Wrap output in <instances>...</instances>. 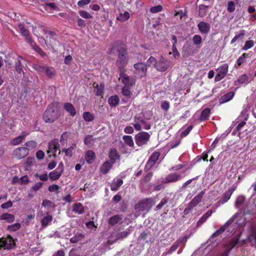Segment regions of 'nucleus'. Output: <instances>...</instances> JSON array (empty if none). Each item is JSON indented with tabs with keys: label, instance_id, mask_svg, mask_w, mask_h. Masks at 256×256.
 <instances>
[{
	"label": "nucleus",
	"instance_id": "nucleus-1",
	"mask_svg": "<svg viewBox=\"0 0 256 256\" xmlns=\"http://www.w3.org/2000/svg\"><path fill=\"white\" fill-rule=\"evenodd\" d=\"M115 52H118V56L116 62V65L120 70H122L128 64V57L127 51L122 46L114 44L109 52V53L114 54Z\"/></svg>",
	"mask_w": 256,
	"mask_h": 256
},
{
	"label": "nucleus",
	"instance_id": "nucleus-2",
	"mask_svg": "<svg viewBox=\"0 0 256 256\" xmlns=\"http://www.w3.org/2000/svg\"><path fill=\"white\" fill-rule=\"evenodd\" d=\"M60 114V108L57 104H50L46 110L43 118L46 122H52L58 118Z\"/></svg>",
	"mask_w": 256,
	"mask_h": 256
},
{
	"label": "nucleus",
	"instance_id": "nucleus-3",
	"mask_svg": "<svg viewBox=\"0 0 256 256\" xmlns=\"http://www.w3.org/2000/svg\"><path fill=\"white\" fill-rule=\"evenodd\" d=\"M15 246V242L11 236L0 238V250H10L14 248Z\"/></svg>",
	"mask_w": 256,
	"mask_h": 256
},
{
	"label": "nucleus",
	"instance_id": "nucleus-4",
	"mask_svg": "<svg viewBox=\"0 0 256 256\" xmlns=\"http://www.w3.org/2000/svg\"><path fill=\"white\" fill-rule=\"evenodd\" d=\"M48 36H46V39L42 38H40L39 40L40 42L44 41L46 44L50 48H52L56 44V34L54 32H48Z\"/></svg>",
	"mask_w": 256,
	"mask_h": 256
},
{
	"label": "nucleus",
	"instance_id": "nucleus-5",
	"mask_svg": "<svg viewBox=\"0 0 256 256\" xmlns=\"http://www.w3.org/2000/svg\"><path fill=\"white\" fill-rule=\"evenodd\" d=\"M150 138V134L146 132H141L135 136L136 144L138 146L146 144Z\"/></svg>",
	"mask_w": 256,
	"mask_h": 256
},
{
	"label": "nucleus",
	"instance_id": "nucleus-6",
	"mask_svg": "<svg viewBox=\"0 0 256 256\" xmlns=\"http://www.w3.org/2000/svg\"><path fill=\"white\" fill-rule=\"evenodd\" d=\"M134 73L138 78H142L146 76L147 72V66L144 62L135 64Z\"/></svg>",
	"mask_w": 256,
	"mask_h": 256
},
{
	"label": "nucleus",
	"instance_id": "nucleus-7",
	"mask_svg": "<svg viewBox=\"0 0 256 256\" xmlns=\"http://www.w3.org/2000/svg\"><path fill=\"white\" fill-rule=\"evenodd\" d=\"M152 198H145L136 204L134 206L135 209H138L140 211H144L150 210L152 206Z\"/></svg>",
	"mask_w": 256,
	"mask_h": 256
},
{
	"label": "nucleus",
	"instance_id": "nucleus-8",
	"mask_svg": "<svg viewBox=\"0 0 256 256\" xmlns=\"http://www.w3.org/2000/svg\"><path fill=\"white\" fill-rule=\"evenodd\" d=\"M228 64H224L216 69L218 72L214 80L216 82L220 81L224 78L228 72Z\"/></svg>",
	"mask_w": 256,
	"mask_h": 256
},
{
	"label": "nucleus",
	"instance_id": "nucleus-9",
	"mask_svg": "<svg viewBox=\"0 0 256 256\" xmlns=\"http://www.w3.org/2000/svg\"><path fill=\"white\" fill-rule=\"evenodd\" d=\"M59 149V144L58 139H54L48 143L47 153L49 158L53 156L55 158L56 152Z\"/></svg>",
	"mask_w": 256,
	"mask_h": 256
},
{
	"label": "nucleus",
	"instance_id": "nucleus-10",
	"mask_svg": "<svg viewBox=\"0 0 256 256\" xmlns=\"http://www.w3.org/2000/svg\"><path fill=\"white\" fill-rule=\"evenodd\" d=\"M119 80L124 85V86H132L135 84V80L132 78H130L124 72H121L120 75Z\"/></svg>",
	"mask_w": 256,
	"mask_h": 256
},
{
	"label": "nucleus",
	"instance_id": "nucleus-11",
	"mask_svg": "<svg viewBox=\"0 0 256 256\" xmlns=\"http://www.w3.org/2000/svg\"><path fill=\"white\" fill-rule=\"evenodd\" d=\"M62 166L63 164L62 162H61L58 167L49 174L48 176L51 180L53 181L56 180L60 178L64 170Z\"/></svg>",
	"mask_w": 256,
	"mask_h": 256
},
{
	"label": "nucleus",
	"instance_id": "nucleus-12",
	"mask_svg": "<svg viewBox=\"0 0 256 256\" xmlns=\"http://www.w3.org/2000/svg\"><path fill=\"white\" fill-rule=\"evenodd\" d=\"M28 154V150L25 147L17 148L13 152V155L18 159H22L26 157Z\"/></svg>",
	"mask_w": 256,
	"mask_h": 256
},
{
	"label": "nucleus",
	"instance_id": "nucleus-13",
	"mask_svg": "<svg viewBox=\"0 0 256 256\" xmlns=\"http://www.w3.org/2000/svg\"><path fill=\"white\" fill-rule=\"evenodd\" d=\"M182 178L181 175L176 173H171L168 174L166 178H162V183L167 184L176 182Z\"/></svg>",
	"mask_w": 256,
	"mask_h": 256
},
{
	"label": "nucleus",
	"instance_id": "nucleus-14",
	"mask_svg": "<svg viewBox=\"0 0 256 256\" xmlns=\"http://www.w3.org/2000/svg\"><path fill=\"white\" fill-rule=\"evenodd\" d=\"M204 194V190L201 191L200 193L192 198L188 205L192 208L196 207L201 202Z\"/></svg>",
	"mask_w": 256,
	"mask_h": 256
},
{
	"label": "nucleus",
	"instance_id": "nucleus-15",
	"mask_svg": "<svg viewBox=\"0 0 256 256\" xmlns=\"http://www.w3.org/2000/svg\"><path fill=\"white\" fill-rule=\"evenodd\" d=\"M169 64L167 60L162 58L158 62L154 64V67L157 70L160 72L165 71L168 67Z\"/></svg>",
	"mask_w": 256,
	"mask_h": 256
},
{
	"label": "nucleus",
	"instance_id": "nucleus-16",
	"mask_svg": "<svg viewBox=\"0 0 256 256\" xmlns=\"http://www.w3.org/2000/svg\"><path fill=\"white\" fill-rule=\"evenodd\" d=\"M18 28L22 35L25 38L26 40L28 43H29L30 46H33V44L34 43V42L31 38L30 36L29 32L26 28H25L24 26L22 24L18 25Z\"/></svg>",
	"mask_w": 256,
	"mask_h": 256
},
{
	"label": "nucleus",
	"instance_id": "nucleus-17",
	"mask_svg": "<svg viewBox=\"0 0 256 256\" xmlns=\"http://www.w3.org/2000/svg\"><path fill=\"white\" fill-rule=\"evenodd\" d=\"M182 53L184 57H188L194 54L192 46L188 41L186 42L184 44L182 48Z\"/></svg>",
	"mask_w": 256,
	"mask_h": 256
},
{
	"label": "nucleus",
	"instance_id": "nucleus-18",
	"mask_svg": "<svg viewBox=\"0 0 256 256\" xmlns=\"http://www.w3.org/2000/svg\"><path fill=\"white\" fill-rule=\"evenodd\" d=\"M198 28L202 34H208L210 28V24L204 22H200L198 24Z\"/></svg>",
	"mask_w": 256,
	"mask_h": 256
},
{
	"label": "nucleus",
	"instance_id": "nucleus-19",
	"mask_svg": "<svg viewBox=\"0 0 256 256\" xmlns=\"http://www.w3.org/2000/svg\"><path fill=\"white\" fill-rule=\"evenodd\" d=\"M28 134V132H23L20 136L12 139L10 142V144L12 146H16L21 144Z\"/></svg>",
	"mask_w": 256,
	"mask_h": 256
},
{
	"label": "nucleus",
	"instance_id": "nucleus-20",
	"mask_svg": "<svg viewBox=\"0 0 256 256\" xmlns=\"http://www.w3.org/2000/svg\"><path fill=\"white\" fill-rule=\"evenodd\" d=\"M213 213V210H208L206 214H204L202 217L198 221L196 226L197 228L200 226L204 224L208 219L212 216Z\"/></svg>",
	"mask_w": 256,
	"mask_h": 256
},
{
	"label": "nucleus",
	"instance_id": "nucleus-21",
	"mask_svg": "<svg viewBox=\"0 0 256 256\" xmlns=\"http://www.w3.org/2000/svg\"><path fill=\"white\" fill-rule=\"evenodd\" d=\"M116 161H112L110 162L109 161H105V162L100 166V172L102 174H106L112 167V164L115 162Z\"/></svg>",
	"mask_w": 256,
	"mask_h": 256
},
{
	"label": "nucleus",
	"instance_id": "nucleus-22",
	"mask_svg": "<svg viewBox=\"0 0 256 256\" xmlns=\"http://www.w3.org/2000/svg\"><path fill=\"white\" fill-rule=\"evenodd\" d=\"M122 184L123 181L120 178H118L116 180H114L110 184V190L112 191H116Z\"/></svg>",
	"mask_w": 256,
	"mask_h": 256
},
{
	"label": "nucleus",
	"instance_id": "nucleus-23",
	"mask_svg": "<svg viewBox=\"0 0 256 256\" xmlns=\"http://www.w3.org/2000/svg\"><path fill=\"white\" fill-rule=\"evenodd\" d=\"M122 219V215L116 214L108 219V222L110 226H112L118 223Z\"/></svg>",
	"mask_w": 256,
	"mask_h": 256
},
{
	"label": "nucleus",
	"instance_id": "nucleus-24",
	"mask_svg": "<svg viewBox=\"0 0 256 256\" xmlns=\"http://www.w3.org/2000/svg\"><path fill=\"white\" fill-rule=\"evenodd\" d=\"M234 190V188H229L224 193V196L220 200L222 204H224L230 200Z\"/></svg>",
	"mask_w": 256,
	"mask_h": 256
},
{
	"label": "nucleus",
	"instance_id": "nucleus-25",
	"mask_svg": "<svg viewBox=\"0 0 256 256\" xmlns=\"http://www.w3.org/2000/svg\"><path fill=\"white\" fill-rule=\"evenodd\" d=\"M72 211L76 214H81L84 212V208L81 203L77 202L73 205Z\"/></svg>",
	"mask_w": 256,
	"mask_h": 256
},
{
	"label": "nucleus",
	"instance_id": "nucleus-26",
	"mask_svg": "<svg viewBox=\"0 0 256 256\" xmlns=\"http://www.w3.org/2000/svg\"><path fill=\"white\" fill-rule=\"evenodd\" d=\"M93 87L94 88V92L98 96H102L104 93V86L102 84H98L96 82L93 84Z\"/></svg>",
	"mask_w": 256,
	"mask_h": 256
},
{
	"label": "nucleus",
	"instance_id": "nucleus-27",
	"mask_svg": "<svg viewBox=\"0 0 256 256\" xmlns=\"http://www.w3.org/2000/svg\"><path fill=\"white\" fill-rule=\"evenodd\" d=\"M64 108L72 116L76 115V110L72 104L68 102L64 104Z\"/></svg>",
	"mask_w": 256,
	"mask_h": 256
},
{
	"label": "nucleus",
	"instance_id": "nucleus-28",
	"mask_svg": "<svg viewBox=\"0 0 256 256\" xmlns=\"http://www.w3.org/2000/svg\"><path fill=\"white\" fill-rule=\"evenodd\" d=\"M108 102L111 106L116 107L120 102V98L118 96H112L108 98Z\"/></svg>",
	"mask_w": 256,
	"mask_h": 256
},
{
	"label": "nucleus",
	"instance_id": "nucleus-29",
	"mask_svg": "<svg viewBox=\"0 0 256 256\" xmlns=\"http://www.w3.org/2000/svg\"><path fill=\"white\" fill-rule=\"evenodd\" d=\"M234 95V93L233 92H228L220 98V102L221 103L228 102L233 98Z\"/></svg>",
	"mask_w": 256,
	"mask_h": 256
},
{
	"label": "nucleus",
	"instance_id": "nucleus-30",
	"mask_svg": "<svg viewBox=\"0 0 256 256\" xmlns=\"http://www.w3.org/2000/svg\"><path fill=\"white\" fill-rule=\"evenodd\" d=\"M0 220H6L8 222H12L14 220V216L12 214L5 213L1 215Z\"/></svg>",
	"mask_w": 256,
	"mask_h": 256
},
{
	"label": "nucleus",
	"instance_id": "nucleus-31",
	"mask_svg": "<svg viewBox=\"0 0 256 256\" xmlns=\"http://www.w3.org/2000/svg\"><path fill=\"white\" fill-rule=\"evenodd\" d=\"M208 8V6L204 4L199 6L198 16L202 18L206 15Z\"/></svg>",
	"mask_w": 256,
	"mask_h": 256
},
{
	"label": "nucleus",
	"instance_id": "nucleus-32",
	"mask_svg": "<svg viewBox=\"0 0 256 256\" xmlns=\"http://www.w3.org/2000/svg\"><path fill=\"white\" fill-rule=\"evenodd\" d=\"M52 216L50 214H48L46 216H44L41 220L42 226L44 227L47 226L49 223L52 220Z\"/></svg>",
	"mask_w": 256,
	"mask_h": 256
},
{
	"label": "nucleus",
	"instance_id": "nucleus-33",
	"mask_svg": "<svg viewBox=\"0 0 256 256\" xmlns=\"http://www.w3.org/2000/svg\"><path fill=\"white\" fill-rule=\"evenodd\" d=\"M23 60L24 59L22 57L18 56V58L17 62L15 64L16 70L19 74H21L23 72L22 64Z\"/></svg>",
	"mask_w": 256,
	"mask_h": 256
},
{
	"label": "nucleus",
	"instance_id": "nucleus-34",
	"mask_svg": "<svg viewBox=\"0 0 256 256\" xmlns=\"http://www.w3.org/2000/svg\"><path fill=\"white\" fill-rule=\"evenodd\" d=\"M124 143L128 146L133 148L134 147V142L132 136H124L122 138Z\"/></svg>",
	"mask_w": 256,
	"mask_h": 256
},
{
	"label": "nucleus",
	"instance_id": "nucleus-35",
	"mask_svg": "<svg viewBox=\"0 0 256 256\" xmlns=\"http://www.w3.org/2000/svg\"><path fill=\"white\" fill-rule=\"evenodd\" d=\"M130 17V13L128 12L120 13V15L117 17L116 19L120 22H124L129 19Z\"/></svg>",
	"mask_w": 256,
	"mask_h": 256
},
{
	"label": "nucleus",
	"instance_id": "nucleus-36",
	"mask_svg": "<svg viewBox=\"0 0 256 256\" xmlns=\"http://www.w3.org/2000/svg\"><path fill=\"white\" fill-rule=\"evenodd\" d=\"M84 236L82 234H76L70 239V242L72 244H76L84 238Z\"/></svg>",
	"mask_w": 256,
	"mask_h": 256
},
{
	"label": "nucleus",
	"instance_id": "nucleus-37",
	"mask_svg": "<svg viewBox=\"0 0 256 256\" xmlns=\"http://www.w3.org/2000/svg\"><path fill=\"white\" fill-rule=\"evenodd\" d=\"M110 160H116L120 158V156L115 149H112L109 152Z\"/></svg>",
	"mask_w": 256,
	"mask_h": 256
},
{
	"label": "nucleus",
	"instance_id": "nucleus-38",
	"mask_svg": "<svg viewBox=\"0 0 256 256\" xmlns=\"http://www.w3.org/2000/svg\"><path fill=\"white\" fill-rule=\"evenodd\" d=\"M44 73H46L48 77H52L55 76L56 72L54 68L46 66Z\"/></svg>",
	"mask_w": 256,
	"mask_h": 256
},
{
	"label": "nucleus",
	"instance_id": "nucleus-39",
	"mask_svg": "<svg viewBox=\"0 0 256 256\" xmlns=\"http://www.w3.org/2000/svg\"><path fill=\"white\" fill-rule=\"evenodd\" d=\"M210 110L209 108H206L200 114V120H204L208 118L210 116Z\"/></svg>",
	"mask_w": 256,
	"mask_h": 256
},
{
	"label": "nucleus",
	"instance_id": "nucleus-40",
	"mask_svg": "<svg viewBox=\"0 0 256 256\" xmlns=\"http://www.w3.org/2000/svg\"><path fill=\"white\" fill-rule=\"evenodd\" d=\"M96 158V154L94 151L88 150L86 152L85 155L86 160H94Z\"/></svg>",
	"mask_w": 256,
	"mask_h": 256
},
{
	"label": "nucleus",
	"instance_id": "nucleus-41",
	"mask_svg": "<svg viewBox=\"0 0 256 256\" xmlns=\"http://www.w3.org/2000/svg\"><path fill=\"white\" fill-rule=\"evenodd\" d=\"M76 144H72L71 146L68 148L67 149H64L62 152H65V154L67 156H71L73 154V150L74 148H76Z\"/></svg>",
	"mask_w": 256,
	"mask_h": 256
},
{
	"label": "nucleus",
	"instance_id": "nucleus-42",
	"mask_svg": "<svg viewBox=\"0 0 256 256\" xmlns=\"http://www.w3.org/2000/svg\"><path fill=\"white\" fill-rule=\"evenodd\" d=\"M122 92L123 96L128 98L130 97L132 94L129 86H124L122 88Z\"/></svg>",
	"mask_w": 256,
	"mask_h": 256
},
{
	"label": "nucleus",
	"instance_id": "nucleus-43",
	"mask_svg": "<svg viewBox=\"0 0 256 256\" xmlns=\"http://www.w3.org/2000/svg\"><path fill=\"white\" fill-rule=\"evenodd\" d=\"M168 202V199L166 198H162L160 204L156 206L155 210L157 211L160 210Z\"/></svg>",
	"mask_w": 256,
	"mask_h": 256
},
{
	"label": "nucleus",
	"instance_id": "nucleus-44",
	"mask_svg": "<svg viewBox=\"0 0 256 256\" xmlns=\"http://www.w3.org/2000/svg\"><path fill=\"white\" fill-rule=\"evenodd\" d=\"M172 52H170L169 54H172L173 56L175 59H178L180 57V53L178 52L176 46H174V44H172Z\"/></svg>",
	"mask_w": 256,
	"mask_h": 256
},
{
	"label": "nucleus",
	"instance_id": "nucleus-45",
	"mask_svg": "<svg viewBox=\"0 0 256 256\" xmlns=\"http://www.w3.org/2000/svg\"><path fill=\"white\" fill-rule=\"evenodd\" d=\"M192 42L196 45H200L202 42V36L198 34H196L192 37Z\"/></svg>",
	"mask_w": 256,
	"mask_h": 256
},
{
	"label": "nucleus",
	"instance_id": "nucleus-46",
	"mask_svg": "<svg viewBox=\"0 0 256 256\" xmlns=\"http://www.w3.org/2000/svg\"><path fill=\"white\" fill-rule=\"evenodd\" d=\"M254 46V42L252 40H247L245 42L244 46L242 49L244 50H246L248 49L252 48Z\"/></svg>",
	"mask_w": 256,
	"mask_h": 256
},
{
	"label": "nucleus",
	"instance_id": "nucleus-47",
	"mask_svg": "<svg viewBox=\"0 0 256 256\" xmlns=\"http://www.w3.org/2000/svg\"><path fill=\"white\" fill-rule=\"evenodd\" d=\"M248 77L247 75L244 74L240 76L238 79V82L239 84H242L248 81Z\"/></svg>",
	"mask_w": 256,
	"mask_h": 256
},
{
	"label": "nucleus",
	"instance_id": "nucleus-48",
	"mask_svg": "<svg viewBox=\"0 0 256 256\" xmlns=\"http://www.w3.org/2000/svg\"><path fill=\"white\" fill-rule=\"evenodd\" d=\"M60 189V187L56 184L50 185L48 188V190L50 192H56V194L58 193V190Z\"/></svg>",
	"mask_w": 256,
	"mask_h": 256
},
{
	"label": "nucleus",
	"instance_id": "nucleus-49",
	"mask_svg": "<svg viewBox=\"0 0 256 256\" xmlns=\"http://www.w3.org/2000/svg\"><path fill=\"white\" fill-rule=\"evenodd\" d=\"M150 234V232L148 230L144 231L138 237V240H146L148 238V236Z\"/></svg>",
	"mask_w": 256,
	"mask_h": 256
},
{
	"label": "nucleus",
	"instance_id": "nucleus-50",
	"mask_svg": "<svg viewBox=\"0 0 256 256\" xmlns=\"http://www.w3.org/2000/svg\"><path fill=\"white\" fill-rule=\"evenodd\" d=\"M32 48L37 52H38L41 56H44L45 53L41 50V48L38 46L34 42L33 46H31Z\"/></svg>",
	"mask_w": 256,
	"mask_h": 256
},
{
	"label": "nucleus",
	"instance_id": "nucleus-51",
	"mask_svg": "<svg viewBox=\"0 0 256 256\" xmlns=\"http://www.w3.org/2000/svg\"><path fill=\"white\" fill-rule=\"evenodd\" d=\"M25 146L26 147H28V148H30V149H33V148H35L37 144L34 140H30V141H28V142H26L25 144Z\"/></svg>",
	"mask_w": 256,
	"mask_h": 256
},
{
	"label": "nucleus",
	"instance_id": "nucleus-52",
	"mask_svg": "<svg viewBox=\"0 0 256 256\" xmlns=\"http://www.w3.org/2000/svg\"><path fill=\"white\" fill-rule=\"evenodd\" d=\"M83 118L87 122H90L94 119V116L92 114L88 112H85L83 114Z\"/></svg>",
	"mask_w": 256,
	"mask_h": 256
},
{
	"label": "nucleus",
	"instance_id": "nucleus-53",
	"mask_svg": "<svg viewBox=\"0 0 256 256\" xmlns=\"http://www.w3.org/2000/svg\"><path fill=\"white\" fill-rule=\"evenodd\" d=\"M29 182V178L27 175L22 176L19 178V184H26Z\"/></svg>",
	"mask_w": 256,
	"mask_h": 256
},
{
	"label": "nucleus",
	"instance_id": "nucleus-54",
	"mask_svg": "<svg viewBox=\"0 0 256 256\" xmlns=\"http://www.w3.org/2000/svg\"><path fill=\"white\" fill-rule=\"evenodd\" d=\"M20 228V224L19 223H15L9 226L8 229L10 231H16Z\"/></svg>",
	"mask_w": 256,
	"mask_h": 256
},
{
	"label": "nucleus",
	"instance_id": "nucleus-55",
	"mask_svg": "<svg viewBox=\"0 0 256 256\" xmlns=\"http://www.w3.org/2000/svg\"><path fill=\"white\" fill-rule=\"evenodd\" d=\"M162 10V7L160 5H158L153 7H152L150 9V11L152 13H156L161 12Z\"/></svg>",
	"mask_w": 256,
	"mask_h": 256
},
{
	"label": "nucleus",
	"instance_id": "nucleus-56",
	"mask_svg": "<svg viewBox=\"0 0 256 256\" xmlns=\"http://www.w3.org/2000/svg\"><path fill=\"white\" fill-rule=\"evenodd\" d=\"M228 10L230 12H232L235 10V4L234 2L230 1L228 4Z\"/></svg>",
	"mask_w": 256,
	"mask_h": 256
},
{
	"label": "nucleus",
	"instance_id": "nucleus-57",
	"mask_svg": "<svg viewBox=\"0 0 256 256\" xmlns=\"http://www.w3.org/2000/svg\"><path fill=\"white\" fill-rule=\"evenodd\" d=\"M178 246L179 244L178 243H174L166 253V254H172L177 250Z\"/></svg>",
	"mask_w": 256,
	"mask_h": 256
},
{
	"label": "nucleus",
	"instance_id": "nucleus-58",
	"mask_svg": "<svg viewBox=\"0 0 256 256\" xmlns=\"http://www.w3.org/2000/svg\"><path fill=\"white\" fill-rule=\"evenodd\" d=\"M79 14L80 16L84 18H92L90 14L84 10H80Z\"/></svg>",
	"mask_w": 256,
	"mask_h": 256
},
{
	"label": "nucleus",
	"instance_id": "nucleus-59",
	"mask_svg": "<svg viewBox=\"0 0 256 256\" xmlns=\"http://www.w3.org/2000/svg\"><path fill=\"white\" fill-rule=\"evenodd\" d=\"M12 203L11 200H8L6 202H4L1 205V208L3 209H8L12 207Z\"/></svg>",
	"mask_w": 256,
	"mask_h": 256
},
{
	"label": "nucleus",
	"instance_id": "nucleus-60",
	"mask_svg": "<svg viewBox=\"0 0 256 256\" xmlns=\"http://www.w3.org/2000/svg\"><path fill=\"white\" fill-rule=\"evenodd\" d=\"M34 176L36 178H38L41 180L42 181H46L48 179V176L47 174L40 175L38 173H36L35 174Z\"/></svg>",
	"mask_w": 256,
	"mask_h": 256
},
{
	"label": "nucleus",
	"instance_id": "nucleus-61",
	"mask_svg": "<svg viewBox=\"0 0 256 256\" xmlns=\"http://www.w3.org/2000/svg\"><path fill=\"white\" fill-rule=\"evenodd\" d=\"M160 156V153L158 152H154L150 156L149 160H158Z\"/></svg>",
	"mask_w": 256,
	"mask_h": 256
},
{
	"label": "nucleus",
	"instance_id": "nucleus-62",
	"mask_svg": "<svg viewBox=\"0 0 256 256\" xmlns=\"http://www.w3.org/2000/svg\"><path fill=\"white\" fill-rule=\"evenodd\" d=\"M32 67L36 70L38 71V72L40 73H44V70L46 66H41L38 65H33Z\"/></svg>",
	"mask_w": 256,
	"mask_h": 256
},
{
	"label": "nucleus",
	"instance_id": "nucleus-63",
	"mask_svg": "<svg viewBox=\"0 0 256 256\" xmlns=\"http://www.w3.org/2000/svg\"><path fill=\"white\" fill-rule=\"evenodd\" d=\"M247 56V54H243L242 56L238 58L237 60V64L238 66H240L242 64H243L244 61V58L246 56Z\"/></svg>",
	"mask_w": 256,
	"mask_h": 256
},
{
	"label": "nucleus",
	"instance_id": "nucleus-64",
	"mask_svg": "<svg viewBox=\"0 0 256 256\" xmlns=\"http://www.w3.org/2000/svg\"><path fill=\"white\" fill-rule=\"evenodd\" d=\"M92 140V136L90 135H88L86 136L84 140V143L86 145H90Z\"/></svg>",
	"mask_w": 256,
	"mask_h": 256
}]
</instances>
